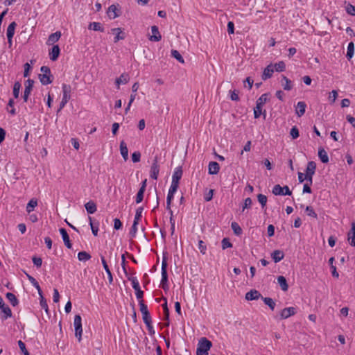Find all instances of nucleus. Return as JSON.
Here are the masks:
<instances>
[{
  "label": "nucleus",
  "mask_w": 355,
  "mask_h": 355,
  "mask_svg": "<svg viewBox=\"0 0 355 355\" xmlns=\"http://www.w3.org/2000/svg\"><path fill=\"white\" fill-rule=\"evenodd\" d=\"M120 152L123 159L126 161L128 159V149L124 141L120 142Z\"/></svg>",
  "instance_id": "nucleus-28"
},
{
  "label": "nucleus",
  "mask_w": 355,
  "mask_h": 355,
  "mask_svg": "<svg viewBox=\"0 0 355 355\" xmlns=\"http://www.w3.org/2000/svg\"><path fill=\"white\" fill-rule=\"evenodd\" d=\"M305 211L309 216H311L315 219L318 218V214L315 213V211H314L313 208L311 206H306Z\"/></svg>",
  "instance_id": "nucleus-50"
},
{
  "label": "nucleus",
  "mask_w": 355,
  "mask_h": 355,
  "mask_svg": "<svg viewBox=\"0 0 355 355\" xmlns=\"http://www.w3.org/2000/svg\"><path fill=\"white\" fill-rule=\"evenodd\" d=\"M18 345H19L20 350L24 354V355H30L29 352H28V350L26 348L25 343L22 340H19L18 341Z\"/></svg>",
  "instance_id": "nucleus-58"
},
{
  "label": "nucleus",
  "mask_w": 355,
  "mask_h": 355,
  "mask_svg": "<svg viewBox=\"0 0 355 355\" xmlns=\"http://www.w3.org/2000/svg\"><path fill=\"white\" fill-rule=\"evenodd\" d=\"M277 283L280 286L282 290L283 291H287L288 289V285L287 283V280L284 276H278L277 277Z\"/></svg>",
  "instance_id": "nucleus-31"
},
{
  "label": "nucleus",
  "mask_w": 355,
  "mask_h": 355,
  "mask_svg": "<svg viewBox=\"0 0 355 355\" xmlns=\"http://www.w3.org/2000/svg\"><path fill=\"white\" fill-rule=\"evenodd\" d=\"M142 314V319L145 324L152 323V318L150 312H146Z\"/></svg>",
  "instance_id": "nucleus-59"
},
{
  "label": "nucleus",
  "mask_w": 355,
  "mask_h": 355,
  "mask_svg": "<svg viewBox=\"0 0 355 355\" xmlns=\"http://www.w3.org/2000/svg\"><path fill=\"white\" fill-rule=\"evenodd\" d=\"M315 169L316 164L315 162L310 161L307 163L304 179H306V182H309V184H312L313 183V176L315 173Z\"/></svg>",
  "instance_id": "nucleus-5"
},
{
  "label": "nucleus",
  "mask_w": 355,
  "mask_h": 355,
  "mask_svg": "<svg viewBox=\"0 0 355 355\" xmlns=\"http://www.w3.org/2000/svg\"><path fill=\"white\" fill-rule=\"evenodd\" d=\"M297 313V308L291 306L283 309L279 313V315L276 317L277 320H285L291 316L294 315Z\"/></svg>",
  "instance_id": "nucleus-7"
},
{
  "label": "nucleus",
  "mask_w": 355,
  "mask_h": 355,
  "mask_svg": "<svg viewBox=\"0 0 355 355\" xmlns=\"http://www.w3.org/2000/svg\"><path fill=\"white\" fill-rule=\"evenodd\" d=\"M130 80V76L128 73H123L119 78H116L115 84L118 89H119L121 84H126Z\"/></svg>",
  "instance_id": "nucleus-23"
},
{
  "label": "nucleus",
  "mask_w": 355,
  "mask_h": 355,
  "mask_svg": "<svg viewBox=\"0 0 355 355\" xmlns=\"http://www.w3.org/2000/svg\"><path fill=\"white\" fill-rule=\"evenodd\" d=\"M259 202L261 204V207L263 209L267 203V197L263 194H259L257 196Z\"/></svg>",
  "instance_id": "nucleus-51"
},
{
  "label": "nucleus",
  "mask_w": 355,
  "mask_h": 355,
  "mask_svg": "<svg viewBox=\"0 0 355 355\" xmlns=\"http://www.w3.org/2000/svg\"><path fill=\"white\" fill-rule=\"evenodd\" d=\"M91 255L86 251H81L78 253V259L80 261H87L91 259Z\"/></svg>",
  "instance_id": "nucleus-41"
},
{
  "label": "nucleus",
  "mask_w": 355,
  "mask_h": 355,
  "mask_svg": "<svg viewBox=\"0 0 355 355\" xmlns=\"http://www.w3.org/2000/svg\"><path fill=\"white\" fill-rule=\"evenodd\" d=\"M111 31L113 34H115V37L114 38V42L116 43L119 40L125 39V33L123 32L121 28H114L111 29Z\"/></svg>",
  "instance_id": "nucleus-18"
},
{
  "label": "nucleus",
  "mask_w": 355,
  "mask_h": 355,
  "mask_svg": "<svg viewBox=\"0 0 355 355\" xmlns=\"http://www.w3.org/2000/svg\"><path fill=\"white\" fill-rule=\"evenodd\" d=\"M252 201L250 198H247L244 200V203L242 206V211H244L245 209L250 208L252 205Z\"/></svg>",
  "instance_id": "nucleus-61"
},
{
  "label": "nucleus",
  "mask_w": 355,
  "mask_h": 355,
  "mask_svg": "<svg viewBox=\"0 0 355 355\" xmlns=\"http://www.w3.org/2000/svg\"><path fill=\"white\" fill-rule=\"evenodd\" d=\"M178 187L171 185L167 198H166V209H170V206L171 205L172 200L174 198V194L177 191Z\"/></svg>",
  "instance_id": "nucleus-13"
},
{
  "label": "nucleus",
  "mask_w": 355,
  "mask_h": 355,
  "mask_svg": "<svg viewBox=\"0 0 355 355\" xmlns=\"http://www.w3.org/2000/svg\"><path fill=\"white\" fill-rule=\"evenodd\" d=\"M17 24L15 21L11 22L8 28L6 31V36L7 37H13L15 35V31L17 27Z\"/></svg>",
  "instance_id": "nucleus-36"
},
{
  "label": "nucleus",
  "mask_w": 355,
  "mask_h": 355,
  "mask_svg": "<svg viewBox=\"0 0 355 355\" xmlns=\"http://www.w3.org/2000/svg\"><path fill=\"white\" fill-rule=\"evenodd\" d=\"M119 7V4H117V5L112 4L109 6L108 10H107V14L110 19H115L121 15V12Z\"/></svg>",
  "instance_id": "nucleus-11"
},
{
  "label": "nucleus",
  "mask_w": 355,
  "mask_h": 355,
  "mask_svg": "<svg viewBox=\"0 0 355 355\" xmlns=\"http://www.w3.org/2000/svg\"><path fill=\"white\" fill-rule=\"evenodd\" d=\"M143 211H144V207H139L136 209V213H135V218H134V221L133 222H137V223H139V220L142 217V212H143Z\"/></svg>",
  "instance_id": "nucleus-49"
},
{
  "label": "nucleus",
  "mask_w": 355,
  "mask_h": 355,
  "mask_svg": "<svg viewBox=\"0 0 355 355\" xmlns=\"http://www.w3.org/2000/svg\"><path fill=\"white\" fill-rule=\"evenodd\" d=\"M272 193L275 196H284V188L279 184H276L273 187Z\"/></svg>",
  "instance_id": "nucleus-45"
},
{
  "label": "nucleus",
  "mask_w": 355,
  "mask_h": 355,
  "mask_svg": "<svg viewBox=\"0 0 355 355\" xmlns=\"http://www.w3.org/2000/svg\"><path fill=\"white\" fill-rule=\"evenodd\" d=\"M274 67L273 64L271 63L268 64L263 71V73L261 75V79L263 80H266L269 78H270L272 76V74L274 73Z\"/></svg>",
  "instance_id": "nucleus-15"
},
{
  "label": "nucleus",
  "mask_w": 355,
  "mask_h": 355,
  "mask_svg": "<svg viewBox=\"0 0 355 355\" xmlns=\"http://www.w3.org/2000/svg\"><path fill=\"white\" fill-rule=\"evenodd\" d=\"M87 212L89 214L95 213L97 210L96 204L93 200H89L85 205Z\"/></svg>",
  "instance_id": "nucleus-29"
},
{
  "label": "nucleus",
  "mask_w": 355,
  "mask_h": 355,
  "mask_svg": "<svg viewBox=\"0 0 355 355\" xmlns=\"http://www.w3.org/2000/svg\"><path fill=\"white\" fill-rule=\"evenodd\" d=\"M306 104L304 101H299L295 108L296 114L300 117L303 116L306 112Z\"/></svg>",
  "instance_id": "nucleus-24"
},
{
  "label": "nucleus",
  "mask_w": 355,
  "mask_h": 355,
  "mask_svg": "<svg viewBox=\"0 0 355 355\" xmlns=\"http://www.w3.org/2000/svg\"><path fill=\"white\" fill-rule=\"evenodd\" d=\"M73 325L75 329V336L79 342L82 340L83 327L82 318L79 314L74 316Z\"/></svg>",
  "instance_id": "nucleus-6"
},
{
  "label": "nucleus",
  "mask_w": 355,
  "mask_h": 355,
  "mask_svg": "<svg viewBox=\"0 0 355 355\" xmlns=\"http://www.w3.org/2000/svg\"><path fill=\"white\" fill-rule=\"evenodd\" d=\"M152 35L149 37V40L151 42H159L162 39V35L159 31V28L157 26H151Z\"/></svg>",
  "instance_id": "nucleus-14"
},
{
  "label": "nucleus",
  "mask_w": 355,
  "mask_h": 355,
  "mask_svg": "<svg viewBox=\"0 0 355 355\" xmlns=\"http://www.w3.org/2000/svg\"><path fill=\"white\" fill-rule=\"evenodd\" d=\"M212 347V343L206 337H202L198 340L196 349V355H208L209 351Z\"/></svg>",
  "instance_id": "nucleus-2"
},
{
  "label": "nucleus",
  "mask_w": 355,
  "mask_h": 355,
  "mask_svg": "<svg viewBox=\"0 0 355 355\" xmlns=\"http://www.w3.org/2000/svg\"><path fill=\"white\" fill-rule=\"evenodd\" d=\"M261 299H262V300L263 301V302H264L266 305H268V306H269V308H270L272 311H273V310L275 309V307L276 304H275V301H274L272 298H270V297H262V298H261Z\"/></svg>",
  "instance_id": "nucleus-44"
},
{
  "label": "nucleus",
  "mask_w": 355,
  "mask_h": 355,
  "mask_svg": "<svg viewBox=\"0 0 355 355\" xmlns=\"http://www.w3.org/2000/svg\"><path fill=\"white\" fill-rule=\"evenodd\" d=\"M220 165L216 162H210L208 165V173L210 175H216L220 171Z\"/></svg>",
  "instance_id": "nucleus-19"
},
{
  "label": "nucleus",
  "mask_w": 355,
  "mask_h": 355,
  "mask_svg": "<svg viewBox=\"0 0 355 355\" xmlns=\"http://www.w3.org/2000/svg\"><path fill=\"white\" fill-rule=\"evenodd\" d=\"M282 80L285 81V83H282V87L284 90L290 91L293 88L292 82L285 76H282Z\"/></svg>",
  "instance_id": "nucleus-42"
},
{
  "label": "nucleus",
  "mask_w": 355,
  "mask_h": 355,
  "mask_svg": "<svg viewBox=\"0 0 355 355\" xmlns=\"http://www.w3.org/2000/svg\"><path fill=\"white\" fill-rule=\"evenodd\" d=\"M290 135L291 136L292 139H295L299 137L300 132L297 126H293L290 130Z\"/></svg>",
  "instance_id": "nucleus-52"
},
{
  "label": "nucleus",
  "mask_w": 355,
  "mask_h": 355,
  "mask_svg": "<svg viewBox=\"0 0 355 355\" xmlns=\"http://www.w3.org/2000/svg\"><path fill=\"white\" fill-rule=\"evenodd\" d=\"M61 36H62V33L60 31H56L53 33H51V35H49V36L47 39V41L46 42V45H48V46L53 45V46L54 44L60 40Z\"/></svg>",
  "instance_id": "nucleus-17"
},
{
  "label": "nucleus",
  "mask_w": 355,
  "mask_h": 355,
  "mask_svg": "<svg viewBox=\"0 0 355 355\" xmlns=\"http://www.w3.org/2000/svg\"><path fill=\"white\" fill-rule=\"evenodd\" d=\"M268 95L269 94L265 93L262 94L256 101V105H260V107H263V105L268 101Z\"/></svg>",
  "instance_id": "nucleus-40"
},
{
  "label": "nucleus",
  "mask_w": 355,
  "mask_h": 355,
  "mask_svg": "<svg viewBox=\"0 0 355 355\" xmlns=\"http://www.w3.org/2000/svg\"><path fill=\"white\" fill-rule=\"evenodd\" d=\"M123 227V223L120 220V219L116 218L114 219V229L115 230H119L122 228Z\"/></svg>",
  "instance_id": "nucleus-64"
},
{
  "label": "nucleus",
  "mask_w": 355,
  "mask_h": 355,
  "mask_svg": "<svg viewBox=\"0 0 355 355\" xmlns=\"http://www.w3.org/2000/svg\"><path fill=\"white\" fill-rule=\"evenodd\" d=\"M40 71L43 73V74L39 75V78L41 83L43 85H47L49 84H51L53 80L51 78L52 75L50 68L47 66H42L40 68Z\"/></svg>",
  "instance_id": "nucleus-4"
},
{
  "label": "nucleus",
  "mask_w": 355,
  "mask_h": 355,
  "mask_svg": "<svg viewBox=\"0 0 355 355\" xmlns=\"http://www.w3.org/2000/svg\"><path fill=\"white\" fill-rule=\"evenodd\" d=\"M128 279L131 282L133 288H138L139 286V281L136 277H130L128 275Z\"/></svg>",
  "instance_id": "nucleus-57"
},
{
  "label": "nucleus",
  "mask_w": 355,
  "mask_h": 355,
  "mask_svg": "<svg viewBox=\"0 0 355 355\" xmlns=\"http://www.w3.org/2000/svg\"><path fill=\"white\" fill-rule=\"evenodd\" d=\"M62 89L63 96L62 101L60 103L59 107L57 111L58 112H60L64 108L71 98V87L70 85L63 83L62 85Z\"/></svg>",
  "instance_id": "nucleus-3"
},
{
  "label": "nucleus",
  "mask_w": 355,
  "mask_h": 355,
  "mask_svg": "<svg viewBox=\"0 0 355 355\" xmlns=\"http://www.w3.org/2000/svg\"><path fill=\"white\" fill-rule=\"evenodd\" d=\"M37 206V200L36 198H32L26 205V211L28 214H31L34 209Z\"/></svg>",
  "instance_id": "nucleus-30"
},
{
  "label": "nucleus",
  "mask_w": 355,
  "mask_h": 355,
  "mask_svg": "<svg viewBox=\"0 0 355 355\" xmlns=\"http://www.w3.org/2000/svg\"><path fill=\"white\" fill-rule=\"evenodd\" d=\"M39 295H40V306L42 309H44L45 311V312L48 314L49 312V306H48V304H47V302H46V300L44 298V297L43 296V293H38Z\"/></svg>",
  "instance_id": "nucleus-35"
},
{
  "label": "nucleus",
  "mask_w": 355,
  "mask_h": 355,
  "mask_svg": "<svg viewBox=\"0 0 355 355\" xmlns=\"http://www.w3.org/2000/svg\"><path fill=\"white\" fill-rule=\"evenodd\" d=\"M59 232H60V234L62 236V239L63 240V242H64L65 246L68 249H71L72 244L71 243V241H70V239H69V236L67 230L64 228H60L59 230Z\"/></svg>",
  "instance_id": "nucleus-16"
},
{
  "label": "nucleus",
  "mask_w": 355,
  "mask_h": 355,
  "mask_svg": "<svg viewBox=\"0 0 355 355\" xmlns=\"http://www.w3.org/2000/svg\"><path fill=\"white\" fill-rule=\"evenodd\" d=\"M89 220L92 234L94 236H96L99 230V222L98 220H93L91 216H89Z\"/></svg>",
  "instance_id": "nucleus-26"
},
{
  "label": "nucleus",
  "mask_w": 355,
  "mask_h": 355,
  "mask_svg": "<svg viewBox=\"0 0 355 355\" xmlns=\"http://www.w3.org/2000/svg\"><path fill=\"white\" fill-rule=\"evenodd\" d=\"M354 53V44L353 42H350L347 45V50L346 57L349 60H351Z\"/></svg>",
  "instance_id": "nucleus-38"
},
{
  "label": "nucleus",
  "mask_w": 355,
  "mask_h": 355,
  "mask_svg": "<svg viewBox=\"0 0 355 355\" xmlns=\"http://www.w3.org/2000/svg\"><path fill=\"white\" fill-rule=\"evenodd\" d=\"M33 84H34V80L32 79H28L26 81L25 89H24V94L22 96V98H23L24 102L28 101V96H29V95L31 92V90L33 89Z\"/></svg>",
  "instance_id": "nucleus-9"
},
{
  "label": "nucleus",
  "mask_w": 355,
  "mask_h": 355,
  "mask_svg": "<svg viewBox=\"0 0 355 355\" xmlns=\"http://www.w3.org/2000/svg\"><path fill=\"white\" fill-rule=\"evenodd\" d=\"M348 241L352 247H355V222L352 223L351 230L347 233Z\"/></svg>",
  "instance_id": "nucleus-21"
},
{
  "label": "nucleus",
  "mask_w": 355,
  "mask_h": 355,
  "mask_svg": "<svg viewBox=\"0 0 355 355\" xmlns=\"http://www.w3.org/2000/svg\"><path fill=\"white\" fill-rule=\"evenodd\" d=\"M164 303L162 305L164 311V320L167 321L166 326L169 325V310L167 305V300L166 297H163Z\"/></svg>",
  "instance_id": "nucleus-32"
},
{
  "label": "nucleus",
  "mask_w": 355,
  "mask_h": 355,
  "mask_svg": "<svg viewBox=\"0 0 355 355\" xmlns=\"http://www.w3.org/2000/svg\"><path fill=\"white\" fill-rule=\"evenodd\" d=\"M338 97V92L336 90H332L331 92L329 93V100L331 103H334L336 99Z\"/></svg>",
  "instance_id": "nucleus-63"
},
{
  "label": "nucleus",
  "mask_w": 355,
  "mask_h": 355,
  "mask_svg": "<svg viewBox=\"0 0 355 355\" xmlns=\"http://www.w3.org/2000/svg\"><path fill=\"white\" fill-rule=\"evenodd\" d=\"M26 275L28 279L29 280L31 284L33 285V286H34L37 289L38 293H42V291L41 287H40L39 283L37 282V281L33 276H31L27 273H26Z\"/></svg>",
  "instance_id": "nucleus-37"
},
{
  "label": "nucleus",
  "mask_w": 355,
  "mask_h": 355,
  "mask_svg": "<svg viewBox=\"0 0 355 355\" xmlns=\"http://www.w3.org/2000/svg\"><path fill=\"white\" fill-rule=\"evenodd\" d=\"M198 249H199L200 252L202 254H206L207 246H206V245L205 244V243L202 240H200L198 241Z\"/></svg>",
  "instance_id": "nucleus-62"
},
{
  "label": "nucleus",
  "mask_w": 355,
  "mask_h": 355,
  "mask_svg": "<svg viewBox=\"0 0 355 355\" xmlns=\"http://www.w3.org/2000/svg\"><path fill=\"white\" fill-rule=\"evenodd\" d=\"M273 67L274 71L277 72H282L286 69V64L284 61H279L278 62H276L275 64H273Z\"/></svg>",
  "instance_id": "nucleus-43"
},
{
  "label": "nucleus",
  "mask_w": 355,
  "mask_h": 355,
  "mask_svg": "<svg viewBox=\"0 0 355 355\" xmlns=\"http://www.w3.org/2000/svg\"><path fill=\"white\" fill-rule=\"evenodd\" d=\"M347 13L352 16H355V6L351 3H348L345 7Z\"/></svg>",
  "instance_id": "nucleus-55"
},
{
  "label": "nucleus",
  "mask_w": 355,
  "mask_h": 355,
  "mask_svg": "<svg viewBox=\"0 0 355 355\" xmlns=\"http://www.w3.org/2000/svg\"><path fill=\"white\" fill-rule=\"evenodd\" d=\"M2 314L1 315V318L2 320H5L8 318H11L12 315V311L10 308L5 304L3 307L1 308Z\"/></svg>",
  "instance_id": "nucleus-25"
},
{
  "label": "nucleus",
  "mask_w": 355,
  "mask_h": 355,
  "mask_svg": "<svg viewBox=\"0 0 355 355\" xmlns=\"http://www.w3.org/2000/svg\"><path fill=\"white\" fill-rule=\"evenodd\" d=\"M261 115H263V119H265L266 117V111H262V107H260V105H256V107L254 108V119L259 118Z\"/></svg>",
  "instance_id": "nucleus-33"
},
{
  "label": "nucleus",
  "mask_w": 355,
  "mask_h": 355,
  "mask_svg": "<svg viewBox=\"0 0 355 355\" xmlns=\"http://www.w3.org/2000/svg\"><path fill=\"white\" fill-rule=\"evenodd\" d=\"M221 245H222V249L225 250L227 248H232V243L230 242V241L228 238H224V239H223V240L221 241Z\"/></svg>",
  "instance_id": "nucleus-53"
},
{
  "label": "nucleus",
  "mask_w": 355,
  "mask_h": 355,
  "mask_svg": "<svg viewBox=\"0 0 355 355\" xmlns=\"http://www.w3.org/2000/svg\"><path fill=\"white\" fill-rule=\"evenodd\" d=\"M159 172V165L158 164V157L156 156L150 167V177L153 180H157Z\"/></svg>",
  "instance_id": "nucleus-8"
},
{
  "label": "nucleus",
  "mask_w": 355,
  "mask_h": 355,
  "mask_svg": "<svg viewBox=\"0 0 355 355\" xmlns=\"http://www.w3.org/2000/svg\"><path fill=\"white\" fill-rule=\"evenodd\" d=\"M231 227L236 235L239 236L242 234V229L237 223L232 222Z\"/></svg>",
  "instance_id": "nucleus-47"
},
{
  "label": "nucleus",
  "mask_w": 355,
  "mask_h": 355,
  "mask_svg": "<svg viewBox=\"0 0 355 355\" xmlns=\"http://www.w3.org/2000/svg\"><path fill=\"white\" fill-rule=\"evenodd\" d=\"M261 293L257 290H251L245 294V299L247 300H255L259 298H262Z\"/></svg>",
  "instance_id": "nucleus-20"
},
{
  "label": "nucleus",
  "mask_w": 355,
  "mask_h": 355,
  "mask_svg": "<svg viewBox=\"0 0 355 355\" xmlns=\"http://www.w3.org/2000/svg\"><path fill=\"white\" fill-rule=\"evenodd\" d=\"M171 56L174 58H175L178 61H179L181 63H184V60L183 57L181 55L180 52L177 50H171Z\"/></svg>",
  "instance_id": "nucleus-48"
},
{
  "label": "nucleus",
  "mask_w": 355,
  "mask_h": 355,
  "mask_svg": "<svg viewBox=\"0 0 355 355\" xmlns=\"http://www.w3.org/2000/svg\"><path fill=\"white\" fill-rule=\"evenodd\" d=\"M145 191L139 189L136 196H135V202L137 204H139L143 201L144 199V195Z\"/></svg>",
  "instance_id": "nucleus-54"
},
{
  "label": "nucleus",
  "mask_w": 355,
  "mask_h": 355,
  "mask_svg": "<svg viewBox=\"0 0 355 355\" xmlns=\"http://www.w3.org/2000/svg\"><path fill=\"white\" fill-rule=\"evenodd\" d=\"M182 176V170L181 167H177L175 168V171L172 175V182L171 185L173 186H179V182Z\"/></svg>",
  "instance_id": "nucleus-10"
},
{
  "label": "nucleus",
  "mask_w": 355,
  "mask_h": 355,
  "mask_svg": "<svg viewBox=\"0 0 355 355\" xmlns=\"http://www.w3.org/2000/svg\"><path fill=\"white\" fill-rule=\"evenodd\" d=\"M168 252H164L162 256V279L160 282V287L164 291H167L169 289V286L168 284V272H167V259H168Z\"/></svg>",
  "instance_id": "nucleus-1"
},
{
  "label": "nucleus",
  "mask_w": 355,
  "mask_h": 355,
  "mask_svg": "<svg viewBox=\"0 0 355 355\" xmlns=\"http://www.w3.org/2000/svg\"><path fill=\"white\" fill-rule=\"evenodd\" d=\"M6 297L13 306H15L19 304L18 299L12 293H7Z\"/></svg>",
  "instance_id": "nucleus-39"
},
{
  "label": "nucleus",
  "mask_w": 355,
  "mask_h": 355,
  "mask_svg": "<svg viewBox=\"0 0 355 355\" xmlns=\"http://www.w3.org/2000/svg\"><path fill=\"white\" fill-rule=\"evenodd\" d=\"M271 257L275 263H278L284 258V253L282 250H275L271 253Z\"/></svg>",
  "instance_id": "nucleus-22"
},
{
  "label": "nucleus",
  "mask_w": 355,
  "mask_h": 355,
  "mask_svg": "<svg viewBox=\"0 0 355 355\" xmlns=\"http://www.w3.org/2000/svg\"><path fill=\"white\" fill-rule=\"evenodd\" d=\"M88 28L95 31L104 32V28L100 22H91L88 26Z\"/></svg>",
  "instance_id": "nucleus-34"
},
{
  "label": "nucleus",
  "mask_w": 355,
  "mask_h": 355,
  "mask_svg": "<svg viewBox=\"0 0 355 355\" xmlns=\"http://www.w3.org/2000/svg\"><path fill=\"white\" fill-rule=\"evenodd\" d=\"M60 54V48L59 45L54 44L53 47L49 49V55L51 61H56Z\"/></svg>",
  "instance_id": "nucleus-12"
},
{
  "label": "nucleus",
  "mask_w": 355,
  "mask_h": 355,
  "mask_svg": "<svg viewBox=\"0 0 355 355\" xmlns=\"http://www.w3.org/2000/svg\"><path fill=\"white\" fill-rule=\"evenodd\" d=\"M139 223L137 222H133V224L130 230V235L131 237L134 238L136 236V234L137 232V225Z\"/></svg>",
  "instance_id": "nucleus-56"
},
{
  "label": "nucleus",
  "mask_w": 355,
  "mask_h": 355,
  "mask_svg": "<svg viewBox=\"0 0 355 355\" xmlns=\"http://www.w3.org/2000/svg\"><path fill=\"white\" fill-rule=\"evenodd\" d=\"M230 99L233 101H239V92L236 90L230 91Z\"/></svg>",
  "instance_id": "nucleus-60"
},
{
  "label": "nucleus",
  "mask_w": 355,
  "mask_h": 355,
  "mask_svg": "<svg viewBox=\"0 0 355 355\" xmlns=\"http://www.w3.org/2000/svg\"><path fill=\"white\" fill-rule=\"evenodd\" d=\"M21 88V85L19 82L17 81L13 85V96L15 98H17L19 95V92Z\"/></svg>",
  "instance_id": "nucleus-46"
},
{
  "label": "nucleus",
  "mask_w": 355,
  "mask_h": 355,
  "mask_svg": "<svg viewBox=\"0 0 355 355\" xmlns=\"http://www.w3.org/2000/svg\"><path fill=\"white\" fill-rule=\"evenodd\" d=\"M318 157L323 164H327L329 162V156L327 153L323 148H320L318 153Z\"/></svg>",
  "instance_id": "nucleus-27"
}]
</instances>
